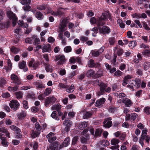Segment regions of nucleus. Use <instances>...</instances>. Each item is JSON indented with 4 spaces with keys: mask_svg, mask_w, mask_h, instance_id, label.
<instances>
[{
    "mask_svg": "<svg viewBox=\"0 0 150 150\" xmlns=\"http://www.w3.org/2000/svg\"><path fill=\"white\" fill-rule=\"evenodd\" d=\"M108 13H103L98 21L97 23L99 25H102L105 24L104 21L108 18Z\"/></svg>",
    "mask_w": 150,
    "mask_h": 150,
    "instance_id": "1",
    "label": "nucleus"
},
{
    "mask_svg": "<svg viewBox=\"0 0 150 150\" xmlns=\"http://www.w3.org/2000/svg\"><path fill=\"white\" fill-rule=\"evenodd\" d=\"M9 105L13 110H16L18 109L20 104L17 100H14L10 102Z\"/></svg>",
    "mask_w": 150,
    "mask_h": 150,
    "instance_id": "2",
    "label": "nucleus"
},
{
    "mask_svg": "<svg viewBox=\"0 0 150 150\" xmlns=\"http://www.w3.org/2000/svg\"><path fill=\"white\" fill-rule=\"evenodd\" d=\"M118 102L120 103L122 102L124 103L126 106L128 107L131 106L133 104V103L131 100L127 98H122V100H119Z\"/></svg>",
    "mask_w": 150,
    "mask_h": 150,
    "instance_id": "3",
    "label": "nucleus"
},
{
    "mask_svg": "<svg viewBox=\"0 0 150 150\" xmlns=\"http://www.w3.org/2000/svg\"><path fill=\"white\" fill-rule=\"evenodd\" d=\"M54 61L55 62L59 61L57 63L58 65L63 64L65 61V57L63 55L55 56Z\"/></svg>",
    "mask_w": 150,
    "mask_h": 150,
    "instance_id": "4",
    "label": "nucleus"
},
{
    "mask_svg": "<svg viewBox=\"0 0 150 150\" xmlns=\"http://www.w3.org/2000/svg\"><path fill=\"white\" fill-rule=\"evenodd\" d=\"M100 87V91L97 94L98 96H99L101 95L104 94L105 92V90L107 86V85L102 82H101L98 84Z\"/></svg>",
    "mask_w": 150,
    "mask_h": 150,
    "instance_id": "5",
    "label": "nucleus"
},
{
    "mask_svg": "<svg viewBox=\"0 0 150 150\" xmlns=\"http://www.w3.org/2000/svg\"><path fill=\"white\" fill-rule=\"evenodd\" d=\"M105 49V47L103 46L99 50L93 51L91 53V54L93 57H98L100 54L103 52Z\"/></svg>",
    "mask_w": 150,
    "mask_h": 150,
    "instance_id": "6",
    "label": "nucleus"
},
{
    "mask_svg": "<svg viewBox=\"0 0 150 150\" xmlns=\"http://www.w3.org/2000/svg\"><path fill=\"white\" fill-rule=\"evenodd\" d=\"M56 100V98L53 96L47 97L45 100V106L47 107L50 104L54 103Z\"/></svg>",
    "mask_w": 150,
    "mask_h": 150,
    "instance_id": "7",
    "label": "nucleus"
},
{
    "mask_svg": "<svg viewBox=\"0 0 150 150\" xmlns=\"http://www.w3.org/2000/svg\"><path fill=\"white\" fill-rule=\"evenodd\" d=\"M99 32L103 34H108L110 32V28L106 26H104L102 28L99 27Z\"/></svg>",
    "mask_w": 150,
    "mask_h": 150,
    "instance_id": "8",
    "label": "nucleus"
},
{
    "mask_svg": "<svg viewBox=\"0 0 150 150\" xmlns=\"http://www.w3.org/2000/svg\"><path fill=\"white\" fill-rule=\"evenodd\" d=\"M72 123V122L68 119H66L64 121L63 125L65 126V129L66 132H68L69 130Z\"/></svg>",
    "mask_w": 150,
    "mask_h": 150,
    "instance_id": "9",
    "label": "nucleus"
},
{
    "mask_svg": "<svg viewBox=\"0 0 150 150\" xmlns=\"http://www.w3.org/2000/svg\"><path fill=\"white\" fill-rule=\"evenodd\" d=\"M37 8L40 10H43L45 9L48 11L47 13H49L51 11V8L49 7L47 5L43 4L37 6Z\"/></svg>",
    "mask_w": 150,
    "mask_h": 150,
    "instance_id": "10",
    "label": "nucleus"
},
{
    "mask_svg": "<svg viewBox=\"0 0 150 150\" xmlns=\"http://www.w3.org/2000/svg\"><path fill=\"white\" fill-rule=\"evenodd\" d=\"M42 52H48L51 50V45L49 44H44L42 48Z\"/></svg>",
    "mask_w": 150,
    "mask_h": 150,
    "instance_id": "11",
    "label": "nucleus"
},
{
    "mask_svg": "<svg viewBox=\"0 0 150 150\" xmlns=\"http://www.w3.org/2000/svg\"><path fill=\"white\" fill-rule=\"evenodd\" d=\"M111 119L109 118L105 120L103 123V126L105 128H109L112 125V122L110 120Z\"/></svg>",
    "mask_w": 150,
    "mask_h": 150,
    "instance_id": "12",
    "label": "nucleus"
},
{
    "mask_svg": "<svg viewBox=\"0 0 150 150\" xmlns=\"http://www.w3.org/2000/svg\"><path fill=\"white\" fill-rule=\"evenodd\" d=\"M26 62L23 61L21 62H19L18 64V66L20 69H23V71L25 72L28 71V68L26 67Z\"/></svg>",
    "mask_w": 150,
    "mask_h": 150,
    "instance_id": "13",
    "label": "nucleus"
},
{
    "mask_svg": "<svg viewBox=\"0 0 150 150\" xmlns=\"http://www.w3.org/2000/svg\"><path fill=\"white\" fill-rule=\"evenodd\" d=\"M67 21L65 19H63L62 20L59 26V29L61 31L60 32L63 33V32L66 30L65 28L67 26Z\"/></svg>",
    "mask_w": 150,
    "mask_h": 150,
    "instance_id": "14",
    "label": "nucleus"
},
{
    "mask_svg": "<svg viewBox=\"0 0 150 150\" xmlns=\"http://www.w3.org/2000/svg\"><path fill=\"white\" fill-rule=\"evenodd\" d=\"M88 65L89 67L91 68L97 67L99 66V64L98 63H95L93 59H90L88 62Z\"/></svg>",
    "mask_w": 150,
    "mask_h": 150,
    "instance_id": "15",
    "label": "nucleus"
},
{
    "mask_svg": "<svg viewBox=\"0 0 150 150\" xmlns=\"http://www.w3.org/2000/svg\"><path fill=\"white\" fill-rule=\"evenodd\" d=\"M11 79L13 81V82L18 85L20 84L21 83V80L15 74H12L11 76Z\"/></svg>",
    "mask_w": 150,
    "mask_h": 150,
    "instance_id": "16",
    "label": "nucleus"
},
{
    "mask_svg": "<svg viewBox=\"0 0 150 150\" xmlns=\"http://www.w3.org/2000/svg\"><path fill=\"white\" fill-rule=\"evenodd\" d=\"M7 15L8 17L12 20L17 21L18 18L15 14L12 12L10 11H8L7 12Z\"/></svg>",
    "mask_w": 150,
    "mask_h": 150,
    "instance_id": "17",
    "label": "nucleus"
},
{
    "mask_svg": "<svg viewBox=\"0 0 150 150\" xmlns=\"http://www.w3.org/2000/svg\"><path fill=\"white\" fill-rule=\"evenodd\" d=\"M58 37L62 42V44L63 45H65L66 44V38L64 36L63 33L60 32L58 35Z\"/></svg>",
    "mask_w": 150,
    "mask_h": 150,
    "instance_id": "18",
    "label": "nucleus"
},
{
    "mask_svg": "<svg viewBox=\"0 0 150 150\" xmlns=\"http://www.w3.org/2000/svg\"><path fill=\"white\" fill-rule=\"evenodd\" d=\"M0 138L1 141V144L3 146H6L8 145V142L7 141L6 138L3 135L0 134Z\"/></svg>",
    "mask_w": 150,
    "mask_h": 150,
    "instance_id": "19",
    "label": "nucleus"
},
{
    "mask_svg": "<svg viewBox=\"0 0 150 150\" xmlns=\"http://www.w3.org/2000/svg\"><path fill=\"white\" fill-rule=\"evenodd\" d=\"M105 101V99L104 98H102L99 100H97L96 103V105L97 107L101 106L104 103Z\"/></svg>",
    "mask_w": 150,
    "mask_h": 150,
    "instance_id": "20",
    "label": "nucleus"
},
{
    "mask_svg": "<svg viewBox=\"0 0 150 150\" xmlns=\"http://www.w3.org/2000/svg\"><path fill=\"white\" fill-rule=\"evenodd\" d=\"M26 111L25 110H22L18 113L17 116L19 119H23L26 116Z\"/></svg>",
    "mask_w": 150,
    "mask_h": 150,
    "instance_id": "21",
    "label": "nucleus"
},
{
    "mask_svg": "<svg viewBox=\"0 0 150 150\" xmlns=\"http://www.w3.org/2000/svg\"><path fill=\"white\" fill-rule=\"evenodd\" d=\"M113 50L114 51V53L117 50V53L118 56L121 55L123 53V50L122 49V48L118 49V47L117 46H116L114 47L113 49Z\"/></svg>",
    "mask_w": 150,
    "mask_h": 150,
    "instance_id": "22",
    "label": "nucleus"
},
{
    "mask_svg": "<svg viewBox=\"0 0 150 150\" xmlns=\"http://www.w3.org/2000/svg\"><path fill=\"white\" fill-rule=\"evenodd\" d=\"M34 84L36 88L37 89L45 88V86L43 84L38 82H34Z\"/></svg>",
    "mask_w": 150,
    "mask_h": 150,
    "instance_id": "23",
    "label": "nucleus"
},
{
    "mask_svg": "<svg viewBox=\"0 0 150 150\" xmlns=\"http://www.w3.org/2000/svg\"><path fill=\"white\" fill-rule=\"evenodd\" d=\"M87 126V123L85 122H83L79 123L78 128L79 129H83L84 128L86 127Z\"/></svg>",
    "mask_w": 150,
    "mask_h": 150,
    "instance_id": "24",
    "label": "nucleus"
},
{
    "mask_svg": "<svg viewBox=\"0 0 150 150\" xmlns=\"http://www.w3.org/2000/svg\"><path fill=\"white\" fill-rule=\"evenodd\" d=\"M50 148L51 150H57L58 149V143L57 142H55L51 144Z\"/></svg>",
    "mask_w": 150,
    "mask_h": 150,
    "instance_id": "25",
    "label": "nucleus"
},
{
    "mask_svg": "<svg viewBox=\"0 0 150 150\" xmlns=\"http://www.w3.org/2000/svg\"><path fill=\"white\" fill-rule=\"evenodd\" d=\"M109 144V142L107 141H103V140L99 141L98 143V144L99 146L102 145V146H105L108 145Z\"/></svg>",
    "mask_w": 150,
    "mask_h": 150,
    "instance_id": "26",
    "label": "nucleus"
},
{
    "mask_svg": "<svg viewBox=\"0 0 150 150\" xmlns=\"http://www.w3.org/2000/svg\"><path fill=\"white\" fill-rule=\"evenodd\" d=\"M120 142V140L119 139L114 138L112 139L110 142V144L114 146L117 145L118 143Z\"/></svg>",
    "mask_w": 150,
    "mask_h": 150,
    "instance_id": "27",
    "label": "nucleus"
},
{
    "mask_svg": "<svg viewBox=\"0 0 150 150\" xmlns=\"http://www.w3.org/2000/svg\"><path fill=\"white\" fill-rule=\"evenodd\" d=\"M103 132L101 129H96L95 133L94 134L95 137L100 136Z\"/></svg>",
    "mask_w": 150,
    "mask_h": 150,
    "instance_id": "28",
    "label": "nucleus"
},
{
    "mask_svg": "<svg viewBox=\"0 0 150 150\" xmlns=\"http://www.w3.org/2000/svg\"><path fill=\"white\" fill-rule=\"evenodd\" d=\"M40 131L34 132V130H32L31 132V135L32 137L34 138L38 137L40 134Z\"/></svg>",
    "mask_w": 150,
    "mask_h": 150,
    "instance_id": "29",
    "label": "nucleus"
},
{
    "mask_svg": "<svg viewBox=\"0 0 150 150\" xmlns=\"http://www.w3.org/2000/svg\"><path fill=\"white\" fill-rule=\"evenodd\" d=\"M144 69L145 70H147L150 67V62H145L143 64Z\"/></svg>",
    "mask_w": 150,
    "mask_h": 150,
    "instance_id": "30",
    "label": "nucleus"
},
{
    "mask_svg": "<svg viewBox=\"0 0 150 150\" xmlns=\"http://www.w3.org/2000/svg\"><path fill=\"white\" fill-rule=\"evenodd\" d=\"M95 74V71L92 69H90L86 72V75L87 77H90L94 75Z\"/></svg>",
    "mask_w": 150,
    "mask_h": 150,
    "instance_id": "31",
    "label": "nucleus"
},
{
    "mask_svg": "<svg viewBox=\"0 0 150 150\" xmlns=\"http://www.w3.org/2000/svg\"><path fill=\"white\" fill-rule=\"evenodd\" d=\"M70 139L69 137L66 138L63 142V146L64 147L67 146L70 144Z\"/></svg>",
    "mask_w": 150,
    "mask_h": 150,
    "instance_id": "32",
    "label": "nucleus"
},
{
    "mask_svg": "<svg viewBox=\"0 0 150 150\" xmlns=\"http://www.w3.org/2000/svg\"><path fill=\"white\" fill-rule=\"evenodd\" d=\"M0 132H1L5 133L6 135V136L8 137V138H10V133L8 132L7 129L4 128H0Z\"/></svg>",
    "mask_w": 150,
    "mask_h": 150,
    "instance_id": "33",
    "label": "nucleus"
},
{
    "mask_svg": "<svg viewBox=\"0 0 150 150\" xmlns=\"http://www.w3.org/2000/svg\"><path fill=\"white\" fill-rule=\"evenodd\" d=\"M45 68L47 72H51L53 71L52 67L49 64H46L45 65Z\"/></svg>",
    "mask_w": 150,
    "mask_h": 150,
    "instance_id": "34",
    "label": "nucleus"
},
{
    "mask_svg": "<svg viewBox=\"0 0 150 150\" xmlns=\"http://www.w3.org/2000/svg\"><path fill=\"white\" fill-rule=\"evenodd\" d=\"M35 17L39 20H42L43 18V14L39 11L36 13L35 15Z\"/></svg>",
    "mask_w": 150,
    "mask_h": 150,
    "instance_id": "35",
    "label": "nucleus"
},
{
    "mask_svg": "<svg viewBox=\"0 0 150 150\" xmlns=\"http://www.w3.org/2000/svg\"><path fill=\"white\" fill-rule=\"evenodd\" d=\"M18 24L21 26L25 28H27L28 27V25L26 23H24L22 21L19 20L18 22Z\"/></svg>",
    "mask_w": 150,
    "mask_h": 150,
    "instance_id": "36",
    "label": "nucleus"
},
{
    "mask_svg": "<svg viewBox=\"0 0 150 150\" xmlns=\"http://www.w3.org/2000/svg\"><path fill=\"white\" fill-rule=\"evenodd\" d=\"M16 97L17 99H21L22 98L23 94L21 91H18L15 93Z\"/></svg>",
    "mask_w": 150,
    "mask_h": 150,
    "instance_id": "37",
    "label": "nucleus"
},
{
    "mask_svg": "<svg viewBox=\"0 0 150 150\" xmlns=\"http://www.w3.org/2000/svg\"><path fill=\"white\" fill-rule=\"evenodd\" d=\"M61 108V106L57 104L56 105H53L51 107V109L52 110H55L57 111H59Z\"/></svg>",
    "mask_w": 150,
    "mask_h": 150,
    "instance_id": "38",
    "label": "nucleus"
},
{
    "mask_svg": "<svg viewBox=\"0 0 150 150\" xmlns=\"http://www.w3.org/2000/svg\"><path fill=\"white\" fill-rule=\"evenodd\" d=\"M8 89L10 91L15 92L18 90V88L16 86H15L13 87L9 86L8 87Z\"/></svg>",
    "mask_w": 150,
    "mask_h": 150,
    "instance_id": "39",
    "label": "nucleus"
},
{
    "mask_svg": "<svg viewBox=\"0 0 150 150\" xmlns=\"http://www.w3.org/2000/svg\"><path fill=\"white\" fill-rule=\"evenodd\" d=\"M10 128L16 132H21V130L18 127L14 125H12L10 127Z\"/></svg>",
    "mask_w": 150,
    "mask_h": 150,
    "instance_id": "40",
    "label": "nucleus"
},
{
    "mask_svg": "<svg viewBox=\"0 0 150 150\" xmlns=\"http://www.w3.org/2000/svg\"><path fill=\"white\" fill-rule=\"evenodd\" d=\"M6 81L3 78L1 77L0 78V86L3 87L6 83Z\"/></svg>",
    "mask_w": 150,
    "mask_h": 150,
    "instance_id": "41",
    "label": "nucleus"
},
{
    "mask_svg": "<svg viewBox=\"0 0 150 150\" xmlns=\"http://www.w3.org/2000/svg\"><path fill=\"white\" fill-rule=\"evenodd\" d=\"M137 45V42L135 41H132L129 42L128 45L132 48H134Z\"/></svg>",
    "mask_w": 150,
    "mask_h": 150,
    "instance_id": "42",
    "label": "nucleus"
},
{
    "mask_svg": "<svg viewBox=\"0 0 150 150\" xmlns=\"http://www.w3.org/2000/svg\"><path fill=\"white\" fill-rule=\"evenodd\" d=\"M93 32L92 33V35L94 37H96L98 32V28L96 27H94L91 30Z\"/></svg>",
    "mask_w": 150,
    "mask_h": 150,
    "instance_id": "43",
    "label": "nucleus"
},
{
    "mask_svg": "<svg viewBox=\"0 0 150 150\" xmlns=\"http://www.w3.org/2000/svg\"><path fill=\"white\" fill-rule=\"evenodd\" d=\"M118 24H119V26L121 28H123L125 27V24L123 23L121 19H118L117 21Z\"/></svg>",
    "mask_w": 150,
    "mask_h": 150,
    "instance_id": "44",
    "label": "nucleus"
},
{
    "mask_svg": "<svg viewBox=\"0 0 150 150\" xmlns=\"http://www.w3.org/2000/svg\"><path fill=\"white\" fill-rule=\"evenodd\" d=\"M92 115V114L91 113L86 112L84 113L83 118L84 119H87L91 117Z\"/></svg>",
    "mask_w": 150,
    "mask_h": 150,
    "instance_id": "45",
    "label": "nucleus"
},
{
    "mask_svg": "<svg viewBox=\"0 0 150 150\" xmlns=\"http://www.w3.org/2000/svg\"><path fill=\"white\" fill-rule=\"evenodd\" d=\"M52 89L50 88H47L45 91L44 93V95L45 96H47L51 93Z\"/></svg>",
    "mask_w": 150,
    "mask_h": 150,
    "instance_id": "46",
    "label": "nucleus"
},
{
    "mask_svg": "<svg viewBox=\"0 0 150 150\" xmlns=\"http://www.w3.org/2000/svg\"><path fill=\"white\" fill-rule=\"evenodd\" d=\"M20 3L23 5H28L30 4L31 0H20Z\"/></svg>",
    "mask_w": 150,
    "mask_h": 150,
    "instance_id": "47",
    "label": "nucleus"
},
{
    "mask_svg": "<svg viewBox=\"0 0 150 150\" xmlns=\"http://www.w3.org/2000/svg\"><path fill=\"white\" fill-rule=\"evenodd\" d=\"M11 50L12 53L16 54L18 53L19 52V50L14 47H12L11 48Z\"/></svg>",
    "mask_w": 150,
    "mask_h": 150,
    "instance_id": "48",
    "label": "nucleus"
},
{
    "mask_svg": "<svg viewBox=\"0 0 150 150\" xmlns=\"http://www.w3.org/2000/svg\"><path fill=\"white\" fill-rule=\"evenodd\" d=\"M74 86L73 85H71V86L68 88L67 86V88L66 91L69 93H72L74 90Z\"/></svg>",
    "mask_w": 150,
    "mask_h": 150,
    "instance_id": "49",
    "label": "nucleus"
},
{
    "mask_svg": "<svg viewBox=\"0 0 150 150\" xmlns=\"http://www.w3.org/2000/svg\"><path fill=\"white\" fill-rule=\"evenodd\" d=\"M51 117L57 120H59V118L57 116V112L56 111L53 112L51 114Z\"/></svg>",
    "mask_w": 150,
    "mask_h": 150,
    "instance_id": "50",
    "label": "nucleus"
},
{
    "mask_svg": "<svg viewBox=\"0 0 150 150\" xmlns=\"http://www.w3.org/2000/svg\"><path fill=\"white\" fill-rule=\"evenodd\" d=\"M33 36L34 38H35L33 42L34 45H36L40 44V41L39 38H36V35H34Z\"/></svg>",
    "mask_w": 150,
    "mask_h": 150,
    "instance_id": "51",
    "label": "nucleus"
},
{
    "mask_svg": "<svg viewBox=\"0 0 150 150\" xmlns=\"http://www.w3.org/2000/svg\"><path fill=\"white\" fill-rule=\"evenodd\" d=\"M143 129L142 133V134L141 136L142 137H146V135L147 134V132L148 131L147 129L146 128H145Z\"/></svg>",
    "mask_w": 150,
    "mask_h": 150,
    "instance_id": "52",
    "label": "nucleus"
},
{
    "mask_svg": "<svg viewBox=\"0 0 150 150\" xmlns=\"http://www.w3.org/2000/svg\"><path fill=\"white\" fill-rule=\"evenodd\" d=\"M88 137L89 136L88 135L87 136L82 137L81 139V142L83 143H86L87 142V141L88 139Z\"/></svg>",
    "mask_w": 150,
    "mask_h": 150,
    "instance_id": "53",
    "label": "nucleus"
},
{
    "mask_svg": "<svg viewBox=\"0 0 150 150\" xmlns=\"http://www.w3.org/2000/svg\"><path fill=\"white\" fill-rule=\"evenodd\" d=\"M115 41V38L113 37L110 38L109 39V42L110 44L111 45H113L114 44Z\"/></svg>",
    "mask_w": 150,
    "mask_h": 150,
    "instance_id": "54",
    "label": "nucleus"
},
{
    "mask_svg": "<svg viewBox=\"0 0 150 150\" xmlns=\"http://www.w3.org/2000/svg\"><path fill=\"white\" fill-rule=\"evenodd\" d=\"M63 12L61 10H58V11L56 12H54L53 13H52V15H61L63 13Z\"/></svg>",
    "mask_w": 150,
    "mask_h": 150,
    "instance_id": "55",
    "label": "nucleus"
},
{
    "mask_svg": "<svg viewBox=\"0 0 150 150\" xmlns=\"http://www.w3.org/2000/svg\"><path fill=\"white\" fill-rule=\"evenodd\" d=\"M64 51L67 53L70 52L71 51V48L70 46H67L64 48Z\"/></svg>",
    "mask_w": 150,
    "mask_h": 150,
    "instance_id": "56",
    "label": "nucleus"
},
{
    "mask_svg": "<svg viewBox=\"0 0 150 150\" xmlns=\"http://www.w3.org/2000/svg\"><path fill=\"white\" fill-rule=\"evenodd\" d=\"M79 139L78 137H75L72 139V144L73 145H75L77 143Z\"/></svg>",
    "mask_w": 150,
    "mask_h": 150,
    "instance_id": "57",
    "label": "nucleus"
},
{
    "mask_svg": "<svg viewBox=\"0 0 150 150\" xmlns=\"http://www.w3.org/2000/svg\"><path fill=\"white\" fill-rule=\"evenodd\" d=\"M109 110L110 112L114 113L116 112L117 110L115 107L112 106L109 108Z\"/></svg>",
    "mask_w": 150,
    "mask_h": 150,
    "instance_id": "58",
    "label": "nucleus"
},
{
    "mask_svg": "<svg viewBox=\"0 0 150 150\" xmlns=\"http://www.w3.org/2000/svg\"><path fill=\"white\" fill-rule=\"evenodd\" d=\"M138 115L135 113L132 114H131V118L130 120L131 121H133L137 117Z\"/></svg>",
    "mask_w": 150,
    "mask_h": 150,
    "instance_id": "59",
    "label": "nucleus"
},
{
    "mask_svg": "<svg viewBox=\"0 0 150 150\" xmlns=\"http://www.w3.org/2000/svg\"><path fill=\"white\" fill-rule=\"evenodd\" d=\"M144 112L147 115L150 114V108L149 107H146L144 108Z\"/></svg>",
    "mask_w": 150,
    "mask_h": 150,
    "instance_id": "60",
    "label": "nucleus"
},
{
    "mask_svg": "<svg viewBox=\"0 0 150 150\" xmlns=\"http://www.w3.org/2000/svg\"><path fill=\"white\" fill-rule=\"evenodd\" d=\"M133 18L139 19L141 18V14L136 13L132 15Z\"/></svg>",
    "mask_w": 150,
    "mask_h": 150,
    "instance_id": "61",
    "label": "nucleus"
},
{
    "mask_svg": "<svg viewBox=\"0 0 150 150\" xmlns=\"http://www.w3.org/2000/svg\"><path fill=\"white\" fill-rule=\"evenodd\" d=\"M59 74L61 76L65 75L66 74V71L64 69H61L59 71Z\"/></svg>",
    "mask_w": 150,
    "mask_h": 150,
    "instance_id": "62",
    "label": "nucleus"
},
{
    "mask_svg": "<svg viewBox=\"0 0 150 150\" xmlns=\"http://www.w3.org/2000/svg\"><path fill=\"white\" fill-rule=\"evenodd\" d=\"M122 74V73L121 71L118 70L114 73V75L116 76H120Z\"/></svg>",
    "mask_w": 150,
    "mask_h": 150,
    "instance_id": "63",
    "label": "nucleus"
},
{
    "mask_svg": "<svg viewBox=\"0 0 150 150\" xmlns=\"http://www.w3.org/2000/svg\"><path fill=\"white\" fill-rule=\"evenodd\" d=\"M23 107L25 109H27L28 108V103L27 101L24 100L23 101Z\"/></svg>",
    "mask_w": 150,
    "mask_h": 150,
    "instance_id": "64",
    "label": "nucleus"
}]
</instances>
